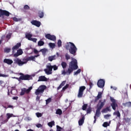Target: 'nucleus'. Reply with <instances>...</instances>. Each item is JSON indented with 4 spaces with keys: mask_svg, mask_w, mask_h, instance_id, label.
<instances>
[{
    "mask_svg": "<svg viewBox=\"0 0 131 131\" xmlns=\"http://www.w3.org/2000/svg\"><path fill=\"white\" fill-rule=\"evenodd\" d=\"M34 54H38V51H37V50H36V49H34Z\"/></svg>",
    "mask_w": 131,
    "mask_h": 131,
    "instance_id": "nucleus-58",
    "label": "nucleus"
},
{
    "mask_svg": "<svg viewBox=\"0 0 131 131\" xmlns=\"http://www.w3.org/2000/svg\"><path fill=\"white\" fill-rule=\"evenodd\" d=\"M56 114L58 115H62V110L60 108H58L56 111Z\"/></svg>",
    "mask_w": 131,
    "mask_h": 131,
    "instance_id": "nucleus-29",
    "label": "nucleus"
},
{
    "mask_svg": "<svg viewBox=\"0 0 131 131\" xmlns=\"http://www.w3.org/2000/svg\"><path fill=\"white\" fill-rule=\"evenodd\" d=\"M30 40L33 41V42H36V41H37V39L35 38H32Z\"/></svg>",
    "mask_w": 131,
    "mask_h": 131,
    "instance_id": "nucleus-50",
    "label": "nucleus"
},
{
    "mask_svg": "<svg viewBox=\"0 0 131 131\" xmlns=\"http://www.w3.org/2000/svg\"><path fill=\"white\" fill-rule=\"evenodd\" d=\"M109 125H110V124L107 122H105L102 124V126H103V127H107V126H109Z\"/></svg>",
    "mask_w": 131,
    "mask_h": 131,
    "instance_id": "nucleus-32",
    "label": "nucleus"
},
{
    "mask_svg": "<svg viewBox=\"0 0 131 131\" xmlns=\"http://www.w3.org/2000/svg\"><path fill=\"white\" fill-rule=\"evenodd\" d=\"M10 52H11V49L10 48H5L4 49V52L5 53H10Z\"/></svg>",
    "mask_w": 131,
    "mask_h": 131,
    "instance_id": "nucleus-34",
    "label": "nucleus"
},
{
    "mask_svg": "<svg viewBox=\"0 0 131 131\" xmlns=\"http://www.w3.org/2000/svg\"><path fill=\"white\" fill-rule=\"evenodd\" d=\"M81 72V69H78L77 71L74 72V75H77V74H79V73Z\"/></svg>",
    "mask_w": 131,
    "mask_h": 131,
    "instance_id": "nucleus-40",
    "label": "nucleus"
},
{
    "mask_svg": "<svg viewBox=\"0 0 131 131\" xmlns=\"http://www.w3.org/2000/svg\"><path fill=\"white\" fill-rule=\"evenodd\" d=\"M13 114H10V113H7V119H10L11 117H13Z\"/></svg>",
    "mask_w": 131,
    "mask_h": 131,
    "instance_id": "nucleus-36",
    "label": "nucleus"
},
{
    "mask_svg": "<svg viewBox=\"0 0 131 131\" xmlns=\"http://www.w3.org/2000/svg\"><path fill=\"white\" fill-rule=\"evenodd\" d=\"M56 128H57L56 131H62V127H61L59 125H56Z\"/></svg>",
    "mask_w": 131,
    "mask_h": 131,
    "instance_id": "nucleus-42",
    "label": "nucleus"
},
{
    "mask_svg": "<svg viewBox=\"0 0 131 131\" xmlns=\"http://www.w3.org/2000/svg\"><path fill=\"white\" fill-rule=\"evenodd\" d=\"M26 37L28 39V40H31L32 38V34L30 33H27L26 34Z\"/></svg>",
    "mask_w": 131,
    "mask_h": 131,
    "instance_id": "nucleus-21",
    "label": "nucleus"
},
{
    "mask_svg": "<svg viewBox=\"0 0 131 131\" xmlns=\"http://www.w3.org/2000/svg\"><path fill=\"white\" fill-rule=\"evenodd\" d=\"M102 93L101 92H98V94L97 97H95V99L94 100V102H97V101H99V99H102Z\"/></svg>",
    "mask_w": 131,
    "mask_h": 131,
    "instance_id": "nucleus-16",
    "label": "nucleus"
},
{
    "mask_svg": "<svg viewBox=\"0 0 131 131\" xmlns=\"http://www.w3.org/2000/svg\"><path fill=\"white\" fill-rule=\"evenodd\" d=\"M61 65L63 69H65L67 67V63H66L65 61H62Z\"/></svg>",
    "mask_w": 131,
    "mask_h": 131,
    "instance_id": "nucleus-27",
    "label": "nucleus"
},
{
    "mask_svg": "<svg viewBox=\"0 0 131 131\" xmlns=\"http://www.w3.org/2000/svg\"><path fill=\"white\" fill-rule=\"evenodd\" d=\"M62 87V86L60 84L59 86L57 88V91H59V90H60V89H61Z\"/></svg>",
    "mask_w": 131,
    "mask_h": 131,
    "instance_id": "nucleus-61",
    "label": "nucleus"
},
{
    "mask_svg": "<svg viewBox=\"0 0 131 131\" xmlns=\"http://www.w3.org/2000/svg\"><path fill=\"white\" fill-rule=\"evenodd\" d=\"M7 38H11V35L8 34L6 36Z\"/></svg>",
    "mask_w": 131,
    "mask_h": 131,
    "instance_id": "nucleus-63",
    "label": "nucleus"
},
{
    "mask_svg": "<svg viewBox=\"0 0 131 131\" xmlns=\"http://www.w3.org/2000/svg\"><path fill=\"white\" fill-rule=\"evenodd\" d=\"M40 51H41V53H42V54H45L46 53H47V49H41Z\"/></svg>",
    "mask_w": 131,
    "mask_h": 131,
    "instance_id": "nucleus-48",
    "label": "nucleus"
},
{
    "mask_svg": "<svg viewBox=\"0 0 131 131\" xmlns=\"http://www.w3.org/2000/svg\"><path fill=\"white\" fill-rule=\"evenodd\" d=\"M32 86L29 87L28 89H27L26 88H22L21 89L20 96H24L25 94H29V93L31 92V90H32Z\"/></svg>",
    "mask_w": 131,
    "mask_h": 131,
    "instance_id": "nucleus-7",
    "label": "nucleus"
},
{
    "mask_svg": "<svg viewBox=\"0 0 131 131\" xmlns=\"http://www.w3.org/2000/svg\"><path fill=\"white\" fill-rule=\"evenodd\" d=\"M4 62L8 65H12V64H13V60L12 59L5 58L4 59Z\"/></svg>",
    "mask_w": 131,
    "mask_h": 131,
    "instance_id": "nucleus-17",
    "label": "nucleus"
},
{
    "mask_svg": "<svg viewBox=\"0 0 131 131\" xmlns=\"http://www.w3.org/2000/svg\"><path fill=\"white\" fill-rule=\"evenodd\" d=\"M43 45H45V42H43V41H42V40H39L38 42V47H42V46H43Z\"/></svg>",
    "mask_w": 131,
    "mask_h": 131,
    "instance_id": "nucleus-30",
    "label": "nucleus"
},
{
    "mask_svg": "<svg viewBox=\"0 0 131 131\" xmlns=\"http://www.w3.org/2000/svg\"><path fill=\"white\" fill-rule=\"evenodd\" d=\"M66 84V81H63L60 84V85H61V86H64V85H65Z\"/></svg>",
    "mask_w": 131,
    "mask_h": 131,
    "instance_id": "nucleus-55",
    "label": "nucleus"
},
{
    "mask_svg": "<svg viewBox=\"0 0 131 131\" xmlns=\"http://www.w3.org/2000/svg\"><path fill=\"white\" fill-rule=\"evenodd\" d=\"M49 61H50V62H52L53 60H56V55L49 56L48 57Z\"/></svg>",
    "mask_w": 131,
    "mask_h": 131,
    "instance_id": "nucleus-22",
    "label": "nucleus"
},
{
    "mask_svg": "<svg viewBox=\"0 0 131 131\" xmlns=\"http://www.w3.org/2000/svg\"><path fill=\"white\" fill-rule=\"evenodd\" d=\"M20 56L17 52L15 53L14 55H13V57H14L15 58H17V57Z\"/></svg>",
    "mask_w": 131,
    "mask_h": 131,
    "instance_id": "nucleus-54",
    "label": "nucleus"
},
{
    "mask_svg": "<svg viewBox=\"0 0 131 131\" xmlns=\"http://www.w3.org/2000/svg\"><path fill=\"white\" fill-rule=\"evenodd\" d=\"M97 85L98 88L103 89L105 86V80L100 79L97 82Z\"/></svg>",
    "mask_w": 131,
    "mask_h": 131,
    "instance_id": "nucleus-10",
    "label": "nucleus"
},
{
    "mask_svg": "<svg viewBox=\"0 0 131 131\" xmlns=\"http://www.w3.org/2000/svg\"><path fill=\"white\" fill-rule=\"evenodd\" d=\"M10 15H11V13H10L9 11L0 9V18L2 16H6V17H9Z\"/></svg>",
    "mask_w": 131,
    "mask_h": 131,
    "instance_id": "nucleus-11",
    "label": "nucleus"
},
{
    "mask_svg": "<svg viewBox=\"0 0 131 131\" xmlns=\"http://www.w3.org/2000/svg\"><path fill=\"white\" fill-rule=\"evenodd\" d=\"M66 59L67 60V61H68V60H69V59H70V55H69V54H68V53H66Z\"/></svg>",
    "mask_w": 131,
    "mask_h": 131,
    "instance_id": "nucleus-39",
    "label": "nucleus"
},
{
    "mask_svg": "<svg viewBox=\"0 0 131 131\" xmlns=\"http://www.w3.org/2000/svg\"><path fill=\"white\" fill-rule=\"evenodd\" d=\"M52 69H53V70L54 71L56 70H58V67H57L56 65L52 66Z\"/></svg>",
    "mask_w": 131,
    "mask_h": 131,
    "instance_id": "nucleus-46",
    "label": "nucleus"
},
{
    "mask_svg": "<svg viewBox=\"0 0 131 131\" xmlns=\"http://www.w3.org/2000/svg\"><path fill=\"white\" fill-rule=\"evenodd\" d=\"M57 46L58 48H60V47H62V41H61L60 39L58 40Z\"/></svg>",
    "mask_w": 131,
    "mask_h": 131,
    "instance_id": "nucleus-35",
    "label": "nucleus"
},
{
    "mask_svg": "<svg viewBox=\"0 0 131 131\" xmlns=\"http://www.w3.org/2000/svg\"><path fill=\"white\" fill-rule=\"evenodd\" d=\"M44 71L47 75H50V74H52V72L51 71H50L48 69H44Z\"/></svg>",
    "mask_w": 131,
    "mask_h": 131,
    "instance_id": "nucleus-24",
    "label": "nucleus"
},
{
    "mask_svg": "<svg viewBox=\"0 0 131 131\" xmlns=\"http://www.w3.org/2000/svg\"><path fill=\"white\" fill-rule=\"evenodd\" d=\"M85 89H86V88H85V86H81L79 87L77 95L78 98H82L83 96V92H84Z\"/></svg>",
    "mask_w": 131,
    "mask_h": 131,
    "instance_id": "nucleus-9",
    "label": "nucleus"
},
{
    "mask_svg": "<svg viewBox=\"0 0 131 131\" xmlns=\"http://www.w3.org/2000/svg\"><path fill=\"white\" fill-rule=\"evenodd\" d=\"M47 69L49 70V71H53V66H51V63H48V66H47Z\"/></svg>",
    "mask_w": 131,
    "mask_h": 131,
    "instance_id": "nucleus-26",
    "label": "nucleus"
},
{
    "mask_svg": "<svg viewBox=\"0 0 131 131\" xmlns=\"http://www.w3.org/2000/svg\"><path fill=\"white\" fill-rule=\"evenodd\" d=\"M49 46L50 48H52V49H54V48L56 47V45L55 44V43H49Z\"/></svg>",
    "mask_w": 131,
    "mask_h": 131,
    "instance_id": "nucleus-37",
    "label": "nucleus"
},
{
    "mask_svg": "<svg viewBox=\"0 0 131 131\" xmlns=\"http://www.w3.org/2000/svg\"><path fill=\"white\" fill-rule=\"evenodd\" d=\"M71 73H72L71 72V71L70 70H69V69H68V70L67 71H65V69H63V70H62V72H61V74L62 75H70Z\"/></svg>",
    "mask_w": 131,
    "mask_h": 131,
    "instance_id": "nucleus-14",
    "label": "nucleus"
},
{
    "mask_svg": "<svg viewBox=\"0 0 131 131\" xmlns=\"http://www.w3.org/2000/svg\"><path fill=\"white\" fill-rule=\"evenodd\" d=\"M17 52L19 56H20V55H22V54H23V51H22L21 49L18 50Z\"/></svg>",
    "mask_w": 131,
    "mask_h": 131,
    "instance_id": "nucleus-38",
    "label": "nucleus"
},
{
    "mask_svg": "<svg viewBox=\"0 0 131 131\" xmlns=\"http://www.w3.org/2000/svg\"><path fill=\"white\" fill-rule=\"evenodd\" d=\"M92 112V107H89L86 110V114H91Z\"/></svg>",
    "mask_w": 131,
    "mask_h": 131,
    "instance_id": "nucleus-33",
    "label": "nucleus"
},
{
    "mask_svg": "<svg viewBox=\"0 0 131 131\" xmlns=\"http://www.w3.org/2000/svg\"><path fill=\"white\" fill-rule=\"evenodd\" d=\"M110 116H111V115H105L104 116V117L105 119H108L109 118V117H110Z\"/></svg>",
    "mask_w": 131,
    "mask_h": 131,
    "instance_id": "nucleus-49",
    "label": "nucleus"
},
{
    "mask_svg": "<svg viewBox=\"0 0 131 131\" xmlns=\"http://www.w3.org/2000/svg\"><path fill=\"white\" fill-rule=\"evenodd\" d=\"M11 94L12 95H16V94H17V90H12L11 91Z\"/></svg>",
    "mask_w": 131,
    "mask_h": 131,
    "instance_id": "nucleus-41",
    "label": "nucleus"
},
{
    "mask_svg": "<svg viewBox=\"0 0 131 131\" xmlns=\"http://www.w3.org/2000/svg\"><path fill=\"white\" fill-rule=\"evenodd\" d=\"M24 10H29L30 9V7L27 5H25L24 7Z\"/></svg>",
    "mask_w": 131,
    "mask_h": 131,
    "instance_id": "nucleus-45",
    "label": "nucleus"
},
{
    "mask_svg": "<svg viewBox=\"0 0 131 131\" xmlns=\"http://www.w3.org/2000/svg\"><path fill=\"white\" fill-rule=\"evenodd\" d=\"M113 115H116L117 117H118V118H120L121 115H120V112H119V111H117L114 112Z\"/></svg>",
    "mask_w": 131,
    "mask_h": 131,
    "instance_id": "nucleus-20",
    "label": "nucleus"
},
{
    "mask_svg": "<svg viewBox=\"0 0 131 131\" xmlns=\"http://www.w3.org/2000/svg\"><path fill=\"white\" fill-rule=\"evenodd\" d=\"M36 127L39 128L40 127H42V125H41L40 123H38L36 124Z\"/></svg>",
    "mask_w": 131,
    "mask_h": 131,
    "instance_id": "nucleus-51",
    "label": "nucleus"
},
{
    "mask_svg": "<svg viewBox=\"0 0 131 131\" xmlns=\"http://www.w3.org/2000/svg\"><path fill=\"white\" fill-rule=\"evenodd\" d=\"M102 113H105V112H107L106 108H104L101 111Z\"/></svg>",
    "mask_w": 131,
    "mask_h": 131,
    "instance_id": "nucleus-57",
    "label": "nucleus"
},
{
    "mask_svg": "<svg viewBox=\"0 0 131 131\" xmlns=\"http://www.w3.org/2000/svg\"><path fill=\"white\" fill-rule=\"evenodd\" d=\"M38 81H48V79L45 76H40L39 77Z\"/></svg>",
    "mask_w": 131,
    "mask_h": 131,
    "instance_id": "nucleus-18",
    "label": "nucleus"
},
{
    "mask_svg": "<svg viewBox=\"0 0 131 131\" xmlns=\"http://www.w3.org/2000/svg\"><path fill=\"white\" fill-rule=\"evenodd\" d=\"M8 108H13V106L11 105H8Z\"/></svg>",
    "mask_w": 131,
    "mask_h": 131,
    "instance_id": "nucleus-64",
    "label": "nucleus"
},
{
    "mask_svg": "<svg viewBox=\"0 0 131 131\" xmlns=\"http://www.w3.org/2000/svg\"><path fill=\"white\" fill-rule=\"evenodd\" d=\"M110 100L112 102V103H111V106L112 107L113 110L115 111V110H116V107H118V105L116 102V100H115L113 97H111Z\"/></svg>",
    "mask_w": 131,
    "mask_h": 131,
    "instance_id": "nucleus-8",
    "label": "nucleus"
},
{
    "mask_svg": "<svg viewBox=\"0 0 131 131\" xmlns=\"http://www.w3.org/2000/svg\"><path fill=\"white\" fill-rule=\"evenodd\" d=\"M71 72L72 73L74 70L78 69V66H77V60L72 57V61L69 63V68Z\"/></svg>",
    "mask_w": 131,
    "mask_h": 131,
    "instance_id": "nucleus-5",
    "label": "nucleus"
},
{
    "mask_svg": "<svg viewBox=\"0 0 131 131\" xmlns=\"http://www.w3.org/2000/svg\"><path fill=\"white\" fill-rule=\"evenodd\" d=\"M86 108H88V104H84L82 106V110L85 111Z\"/></svg>",
    "mask_w": 131,
    "mask_h": 131,
    "instance_id": "nucleus-31",
    "label": "nucleus"
},
{
    "mask_svg": "<svg viewBox=\"0 0 131 131\" xmlns=\"http://www.w3.org/2000/svg\"><path fill=\"white\" fill-rule=\"evenodd\" d=\"M105 103H106V99H104L102 102L101 100H99L98 103L96 105V113L94 116V123H96V121H97V117H100V115H101V110H102V108L104 107Z\"/></svg>",
    "mask_w": 131,
    "mask_h": 131,
    "instance_id": "nucleus-1",
    "label": "nucleus"
},
{
    "mask_svg": "<svg viewBox=\"0 0 131 131\" xmlns=\"http://www.w3.org/2000/svg\"><path fill=\"white\" fill-rule=\"evenodd\" d=\"M31 24L32 25H34V26H36V27H39L41 25V23L39 21H37L36 20H33L31 21Z\"/></svg>",
    "mask_w": 131,
    "mask_h": 131,
    "instance_id": "nucleus-13",
    "label": "nucleus"
},
{
    "mask_svg": "<svg viewBox=\"0 0 131 131\" xmlns=\"http://www.w3.org/2000/svg\"><path fill=\"white\" fill-rule=\"evenodd\" d=\"M38 15L39 18H43L45 14H43V11H39L38 13Z\"/></svg>",
    "mask_w": 131,
    "mask_h": 131,
    "instance_id": "nucleus-25",
    "label": "nucleus"
},
{
    "mask_svg": "<svg viewBox=\"0 0 131 131\" xmlns=\"http://www.w3.org/2000/svg\"><path fill=\"white\" fill-rule=\"evenodd\" d=\"M68 86H69V85L68 84H67L63 88H62V91H65L66 90H67V89H68Z\"/></svg>",
    "mask_w": 131,
    "mask_h": 131,
    "instance_id": "nucleus-44",
    "label": "nucleus"
},
{
    "mask_svg": "<svg viewBox=\"0 0 131 131\" xmlns=\"http://www.w3.org/2000/svg\"><path fill=\"white\" fill-rule=\"evenodd\" d=\"M89 85H90V89H92V88H93V86H94V84H93V83L92 82H90L89 83Z\"/></svg>",
    "mask_w": 131,
    "mask_h": 131,
    "instance_id": "nucleus-52",
    "label": "nucleus"
},
{
    "mask_svg": "<svg viewBox=\"0 0 131 131\" xmlns=\"http://www.w3.org/2000/svg\"><path fill=\"white\" fill-rule=\"evenodd\" d=\"M21 47V43H17L15 46L12 48V54L15 53V50H18Z\"/></svg>",
    "mask_w": 131,
    "mask_h": 131,
    "instance_id": "nucleus-15",
    "label": "nucleus"
},
{
    "mask_svg": "<svg viewBox=\"0 0 131 131\" xmlns=\"http://www.w3.org/2000/svg\"><path fill=\"white\" fill-rule=\"evenodd\" d=\"M45 37L47 39L52 40L53 41H56V36L51 35V34H47L45 35Z\"/></svg>",
    "mask_w": 131,
    "mask_h": 131,
    "instance_id": "nucleus-12",
    "label": "nucleus"
},
{
    "mask_svg": "<svg viewBox=\"0 0 131 131\" xmlns=\"http://www.w3.org/2000/svg\"><path fill=\"white\" fill-rule=\"evenodd\" d=\"M19 75H21L18 78V80H30L32 79V77L30 75L26 74L24 75V74L20 73H19Z\"/></svg>",
    "mask_w": 131,
    "mask_h": 131,
    "instance_id": "nucleus-6",
    "label": "nucleus"
},
{
    "mask_svg": "<svg viewBox=\"0 0 131 131\" xmlns=\"http://www.w3.org/2000/svg\"><path fill=\"white\" fill-rule=\"evenodd\" d=\"M34 56H30L28 58H24L23 59V61L21 60V59H20V58H14L13 59L14 61V64H17V65H18V66H23V65H24V64H27V62H28V61H34Z\"/></svg>",
    "mask_w": 131,
    "mask_h": 131,
    "instance_id": "nucleus-2",
    "label": "nucleus"
},
{
    "mask_svg": "<svg viewBox=\"0 0 131 131\" xmlns=\"http://www.w3.org/2000/svg\"><path fill=\"white\" fill-rule=\"evenodd\" d=\"M84 116H83L82 117L81 119H80L79 121H78V124L80 126H81V125H82V124H83V123H84Z\"/></svg>",
    "mask_w": 131,
    "mask_h": 131,
    "instance_id": "nucleus-19",
    "label": "nucleus"
},
{
    "mask_svg": "<svg viewBox=\"0 0 131 131\" xmlns=\"http://www.w3.org/2000/svg\"><path fill=\"white\" fill-rule=\"evenodd\" d=\"M36 115L37 117H38V118L41 117V116H42V114H41V113H36Z\"/></svg>",
    "mask_w": 131,
    "mask_h": 131,
    "instance_id": "nucleus-43",
    "label": "nucleus"
},
{
    "mask_svg": "<svg viewBox=\"0 0 131 131\" xmlns=\"http://www.w3.org/2000/svg\"><path fill=\"white\" fill-rule=\"evenodd\" d=\"M0 77H7V75L2 74L0 73Z\"/></svg>",
    "mask_w": 131,
    "mask_h": 131,
    "instance_id": "nucleus-56",
    "label": "nucleus"
},
{
    "mask_svg": "<svg viewBox=\"0 0 131 131\" xmlns=\"http://www.w3.org/2000/svg\"><path fill=\"white\" fill-rule=\"evenodd\" d=\"M13 21H15V22H18V21H19V19L18 18H17V17H13Z\"/></svg>",
    "mask_w": 131,
    "mask_h": 131,
    "instance_id": "nucleus-53",
    "label": "nucleus"
},
{
    "mask_svg": "<svg viewBox=\"0 0 131 131\" xmlns=\"http://www.w3.org/2000/svg\"><path fill=\"white\" fill-rule=\"evenodd\" d=\"M52 102V98H49L47 100H46V104H49V103H51Z\"/></svg>",
    "mask_w": 131,
    "mask_h": 131,
    "instance_id": "nucleus-47",
    "label": "nucleus"
},
{
    "mask_svg": "<svg viewBox=\"0 0 131 131\" xmlns=\"http://www.w3.org/2000/svg\"><path fill=\"white\" fill-rule=\"evenodd\" d=\"M66 49L67 51H69V53L73 56L76 55V52H77V48L73 42H69L66 45Z\"/></svg>",
    "mask_w": 131,
    "mask_h": 131,
    "instance_id": "nucleus-3",
    "label": "nucleus"
},
{
    "mask_svg": "<svg viewBox=\"0 0 131 131\" xmlns=\"http://www.w3.org/2000/svg\"><path fill=\"white\" fill-rule=\"evenodd\" d=\"M13 100H18V97L15 96L12 98Z\"/></svg>",
    "mask_w": 131,
    "mask_h": 131,
    "instance_id": "nucleus-62",
    "label": "nucleus"
},
{
    "mask_svg": "<svg viewBox=\"0 0 131 131\" xmlns=\"http://www.w3.org/2000/svg\"><path fill=\"white\" fill-rule=\"evenodd\" d=\"M45 90H47V86L46 85H41L36 90L35 92V94L36 95V101L37 102H40V97L41 96H38L39 94H43V92H45Z\"/></svg>",
    "mask_w": 131,
    "mask_h": 131,
    "instance_id": "nucleus-4",
    "label": "nucleus"
},
{
    "mask_svg": "<svg viewBox=\"0 0 131 131\" xmlns=\"http://www.w3.org/2000/svg\"><path fill=\"white\" fill-rule=\"evenodd\" d=\"M123 106H124V107H131V102H127L126 103H123Z\"/></svg>",
    "mask_w": 131,
    "mask_h": 131,
    "instance_id": "nucleus-23",
    "label": "nucleus"
},
{
    "mask_svg": "<svg viewBox=\"0 0 131 131\" xmlns=\"http://www.w3.org/2000/svg\"><path fill=\"white\" fill-rule=\"evenodd\" d=\"M105 109L106 110V111L108 112V111H111V110H110V106L109 107H106L105 108Z\"/></svg>",
    "mask_w": 131,
    "mask_h": 131,
    "instance_id": "nucleus-59",
    "label": "nucleus"
},
{
    "mask_svg": "<svg viewBox=\"0 0 131 131\" xmlns=\"http://www.w3.org/2000/svg\"><path fill=\"white\" fill-rule=\"evenodd\" d=\"M7 121H9V119H8L5 120L3 121V122H2V123H6V122H7Z\"/></svg>",
    "mask_w": 131,
    "mask_h": 131,
    "instance_id": "nucleus-60",
    "label": "nucleus"
},
{
    "mask_svg": "<svg viewBox=\"0 0 131 131\" xmlns=\"http://www.w3.org/2000/svg\"><path fill=\"white\" fill-rule=\"evenodd\" d=\"M48 125H49L50 126V127H53V126H54V125H55V121H52L51 122H49L48 123Z\"/></svg>",
    "mask_w": 131,
    "mask_h": 131,
    "instance_id": "nucleus-28",
    "label": "nucleus"
}]
</instances>
